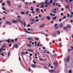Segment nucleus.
<instances>
[{
  "mask_svg": "<svg viewBox=\"0 0 73 73\" xmlns=\"http://www.w3.org/2000/svg\"><path fill=\"white\" fill-rule=\"evenodd\" d=\"M2 9H3V10H5L6 9V8H5V7H2Z\"/></svg>",
  "mask_w": 73,
  "mask_h": 73,
  "instance_id": "33",
  "label": "nucleus"
},
{
  "mask_svg": "<svg viewBox=\"0 0 73 73\" xmlns=\"http://www.w3.org/2000/svg\"><path fill=\"white\" fill-rule=\"evenodd\" d=\"M14 40L13 39H11V43H13V42H14Z\"/></svg>",
  "mask_w": 73,
  "mask_h": 73,
  "instance_id": "25",
  "label": "nucleus"
},
{
  "mask_svg": "<svg viewBox=\"0 0 73 73\" xmlns=\"http://www.w3.org/2000/svg\"><path fill=\"white\" fill-rule=\"evenodd\" d=\"M54 56L55 57H57V54H56V53H54Z\"/></svg>",
  "mask_w": 73,
  "mask_h": 73,
  "instance_id": "27",
  "label": "nucleus"
},
{
  "mask_svg": "<svg viewBox=\"0 0 73 73\" xmlns=\"http://www.w3.org/2000/svg\"><path fill=\"white\" fill-rule=\"evenodd\" d=\"M67 27L68 28H71V26L69 25H68L67 26Z\"/></svg>",
  "mask_w": 73,
  "mask_h": 73,
  "instance_id": "19",
  "label": "nucleus"
},
{
  "mask_svg": "<svg viewBox=\"0 0 73 73\" xmlns=\"http://www.w3.org/2000/svg\"><path fill=\"white\" fill-rule=\"evenodd\" d=\"M39 60H43V59L42 58H39Z\"/></svg>",
  "mask_w": 73,
  "mask_h": 73,
  "instance_id": "46",
  "label": "nucleus"
},
{
  "mask_svg": "<svg viewBox=\"0 0 73 73\" xmlns=\"http://www.w3.org/2000/svg\"><path fill=\"white\" fill-rule=\"evenodd\" d=\"M40 4V5H44V2H43V3H41Z\"/></svg>",
  "mask_w": 73,
  "mask_h": 73,
  "instance_id": "38",
  "label": "nucleus"
},
{
  "mask_svg": "<svg viewBox=\"0 0 73 73\" xmlns=\"http://www.w3.org/2000/svg\"><path fill=\"white\" fill-rule=\"evenodd\" d=\"M10 54V50H9L8 52V55L7 56V57H9Z\"/></svg>",
  "mask_w": 73,
  "mask_h": 73,
  "instance_id": "32",
  "label": "nucleus"
},
{
  "mask_svg": "<svg viewBox=\"0 0 73 73\" xmlns=\"http://www.w3.org/2000/svg\"><path fill=\"white\" fill-rule=\"evenodd\" d=\"M24 29V31H25V32H26V33H31V32H28V30H27V29Z\"/></svg>",
  "mask_w": 73,
  "mask_h": 73,
  "instance_id": "5",
  "label": "nucleus"
},
{
  "mask_svg": "<svg viewBox=\"0 0 73 73\" xmlns=\"http://www.w3.org/2000/svg\"><path fill=\"white\" fill-rule=\"evenodd\" d=\"M29 54L30 56H32V54L30 53Z\"/></svg>",
  "mask_w": 73,
  "mask_h": 73,
  "instance_id": "60",
  "label": "nucleus"
},
{
  "mask_svg": "<svg viewBox=\"0 0 73 73\" xmlns=\"http://www.w3.org/2000/svg\"><path fill=\"white\" fill-rule=\"evenodd\" d=\"M2 5H3V6H4V5H5V3H2Z\"/></svg>",
  "mask_w": 73,
  "mask_h": 73,
  "instance_id": "45",
  "label": "nucleus"
},
{
  "mask_svg": "<svg viewBox=\"0 0 73 73\" xmlns=\"http://www.w3.org/2000/svg\"><path fill=\"white\" fill-rule=\"evenodd\" d=\"M33 23H34V22H32L31 23V25L33 24Z\"/></svg>",
  "mask_w": 73,
  "mask_h": 73,
  "instance_id": "62",
  "label": "nucleus"
},
{
  "mask_svg": "<svg viewBox=\"0 0 73 73\" xmlns=\"http://www.w3.org/2000/svg\"><path fill=\"white\" fill-rule=\"evenodd\" d=\"M56 33H57L58 35H59L60 34V30H58L56 32Z\"/></svg>",
  "mask_w": 73,
  "mask_h": 73,
  "instance_id": "12",
  "label": "nucleus"
},
{
  "mask_svg": "<svg viewBox=\"0 0 73 73\" xmlns=\"http://www.w3.org/2000/svg\"><path fill=\"white\" fill-rule=\"evenodd\" d=\"M70 60V57H69V56H67V62H69V61Z\"/></svg>",
  "mask_w": 73,
  "mask_h": 73,
  "instance_id": "7",
  "label": "nucleus"
},
{
  "mask_svg": "<svg viewBox=\"0 0 73 73\" xmlns=\"http://www.w3.org/2000/svg\"><path fill=\"white\" fill-rule=\"evenodd\" d=\"M61 21H62V19H60L59 21V22H61Z\"/></svg>",
  "mask_w": 73,
  "mask_h": 73,
  "instance_id": "51",
  "label": "nucleus"
},
{
  "mask_svg": "<svg viewBox=\"0 0 73 73\" xmlns=\"http://www.w3.org/2000/svg\"><path fill=\"white\" fill-rule=\"evenodd\" d=\"M31 11H33V7L32 6L31 7Z\"/></svg>",
  "mask_w": 73,
  "mask_h": 73,
  "instance_id": "34",
  "label": "nucleus"
},
{
  "mask_svg": "<svg viewBox=\"0 0 73 73\" xmlns=\"http://www.w3.org/2000/svg\"><path fill=\"white\" fill-rule=\"evenodd\" d=\"M33 62L35 64H36V62L35 61V60H33Z\"/></svg>",
  "mask_w": 73,
  "mask_h": 73,
  "instance_id": "42",
  "label": "nucleus"
},
{
  "mask_svg": "<svg viewBox=\"0 0 73 73\" xmlns=\"http://www.w3.org/2000/svg\"><path fill=\"white\" fill-rule=\"evenodd\" d=\"M54 70L52 69L51 70H49L48 71L49 72H50V73H53V72H54Z\"/></svg>",
  "mask_w": 73,
  "mask_h": 73,
  "instance_id": "8",
  "label": "nucleus"
},
{
  "mask_svg": "<svg viewBox=\"0 0 73 73\" xmlns=\"http://www.w3.org/2000/svg\"><path fill=\"white\" fill-rule=\"evenodd\" d=\"M27 27H30V25H28L27 26Z\"/></svg>",
  "mask_w": 73,
  "mask_h": 73,
  "instance_id": "55",
  "label": "nucleus"
},
{
  "mask_svg": "<svg viewBox=\"0 0 73 73\" xmlns=\"http://www.w3.org/2000/svg\"><path fill=\"white\" fill-rule=\"evenodd\" d=\"M23 23H24V27H25L26 26V24H25V21H23Z\"/></svg>",
  "mask_w": 73,
  "mask_h": 73,
  "instance_id": "28",
  "label": "nucleus"
},
{
  "mask_svg": "<svg viewBox=\"0 0 73 73\" xmlns=\"http://www.w3.org/2000/svg\"><path fill=\"white\" fill-rule=\"evenodd\" d=\"M15 48H18V45L17 44H16L15 45Z\"/></svg>",
  "mask_w": 73,
  "mask_h": 73,
  "instance_id": "15",
  "label": "nucleus"
},
{
  "mask_svg": "<svg viewBox=\"0 0 73 73\" xmlns=\"http://www.w3.org/2000/svg\"><path fill=\"white\" fill-rule=\"evenodd\" d=\"M7 4H10L11 2L10 1H7Z\"/></svg>",
  "mask_w": 73,
  "mask_h": 73,
  "instance_id": "41",
  "label": "nucleus"
},
{
  "mask_svg": "<svg viewBox=\"0 0 73 73\" xmlns=\"http://www.w3.org/2000/svg\"><path fill=\"white\" fill-rule=\"evenodd\" d=\"M40 8H44V5H42L40 7Z\"/></svg>",
  "mask_w": 73,
  "mask_h": 73,
  "instance_id": "20",
  "label": "nucleus"
},
{
  "mask_svg": "<svg viewBox=\"0 0 73 73\" xmlns=\"http://www.w3.org/2000/svg\"><path fill=\"white\" fill-rule=\"evenodd\" d=\"M45 24H43L39 26V28H42V27H45Z\"/></svg>",
  "mask_w": 73,
  "mask_h": 73,
  "instance_id": "4",
  "label": "nucleus"
},
{
  "mask_svg": "<svg viewBox=\"0 0 73 73\" xmlns=\"http://www.w3.org/2000/svg\"><path fill=\"white\" fill-rule=\"evenodd\" d=\"M7 42L8 43H10L11 42V39H9L7 40Z\"/></svg>",
  "mask_w": 73,
  "mask_h": 73,
  "instance_id": "10",
  "label": "nucleus"
},
{
  "mask_svg": "<svg viewBox=\"0 0 73 73\" xmlns=\"http://www.w3.org/2000/svg\"><path fill=\"white\" fill-rule=\"evenodd\" d=\"M7 24H10V25H11V22L9 21H7L6 22Z\"/></svg>",
  "mask_w": 73,
  "mask_h": 73,
  "instance_id": "16",
  "label": "nucleus"
},
{
  "mask_svg": "<svg viewBox=\"0 0 73 73\" xmlns=\"http://www.w3.org/2000/svg\"><path fill=\"white\" fill-rule=\"evenodd\" d=\"M46 5H45V7H47V6H50L48 5H47V4H46Z\"/></svg>",
  "mask_w": 73,
  "mask_h": 73,
  "instance_id": "53",
  "label": "nucleus"
},
{
  "mask_svg": "<svg viewBox=\"0 0 73 73\" xmlns=\"http://www.w3.org/2000/svg\"><path fill=\"white\" fill-rule=\"evenodd\" d=\"M28 3H27V2H26L25 3V4H26V5H28Z\"/></svg>",
  "mask_w": 73,
  "mask_h": 73,
  "instance_id": "56",
  "label": "nucleus"
},
{
  "mask_svg": "<svg viewBox=\"0 0 73 73\" xmlns=\"http://www.w3.org/2000/svg\"><path fill=\"white\" fill-rule=\"evenodd\" d=\"M61 11H64V9L63 8H62L61 9Z\"/></svg>",
  "mask_w": 73,
  "mask_h": 73,
  "instance_id": "47",
  "label": "nucleus"
},
{
  "mask_svg": "<svg viewBox=\"0 0 73 73\" xmlns=\"http://www.w3.org/2000/svg\"><path fill=\"white\" fill-rule=\"evenodd\" d=\"M40 11L42 13H44V12L43 11V10H42V9H41Z\"/></svg>",
  "mask_w": 73,
  "mask_h": 73,
  "instance_id": "58",
  "label": "nucleus"
},
{
  "mask_svg": "<svg viewBox=\"0 0 73 73\" xmlns=\"http://www.w3.org/2000/svg\"><path fill=\"white\" fill-rule=\"evenodd\" d=\"M3 13H5V14H6V15H7V12H6L5 11H3Z\"/></svg>",
  "mask_w": 73,
  "mask_h": 73,
  "instance_id": "35",
  "label": "nucleus"
},
{
  "mask_svg": "<svg viewBox=\"0 0 73 73\" xmlns=\"http://www.w3.org/2000/svg\"><path fill=\"white\" fill-rule=\"evenodd\" d=\"M30 20L31 21H32L33 22V23H36V21H35V19L33 18H30Z\"/></svg>",
  "mask_w": 73,
  "mask_h": 73,
  "instance_id": "3",
  "label": "nucleus"
},
{
  "mask_svg": "<svg viewBox=\"0 0 73 73\" xmlns=\"http://www.w3.org/2000/svg\"><path fill=\"white\" fill-rule=\"evenodd\" d=\"M49 1V0H46L44 4H45L47 5L50 6L51 5V3L52 2H53V0H51L50 1V2H48Z\"/></svg>",
  "mask_w": 73,
  "mask_h": 73,
  "instance_id": "1",
  "label": "nucleus"
},
{
  "mask_svg": "<svg viewBox=\"0 0 73 73\" xmlns=\"http://www.w3.org/2000/svg\"><path fill=\"white\" fill-rule=\"evenodd\" d=\"M62 26H63V25L62 24H60L59 25V27H60V28H62Z\"/></svg>",
  "mask_w": 73,
  "mask_h": 73,
  "instance_id": "23",
  "label": "nucleus"
},
{
  "mask_svg": "<svg viewBox=\"0 0 73 73\" xmlns=\"http://www.w3.org/2000/svg\"><path fill=\"white\" fill-rule=\"evenodd\" d=\"M27 46H29V47H31V46H32V45H31V44H28L27 45Z\"/></svg>",
  "mask_w": 73,
  "mask_h": 73,
  "instance_id": "22",
  "label": "nucleus"
},
{
  "mask_svg": "<svg viewBox=\"0 0 73 73\" xmlns=\"http://www.w3.org/2000/svg\"><path fill=\"white\" fill-rule=\"evenodd\" d=\"M52 13H57V12L56 11H52Z\"/></svg>",
  "mask_w": 73,
  "mask_h": 73,
  "instance_id": "30",
  "label": "nucleus"
},
{
  "mask_svg": "<svg viewBox=\"0 0 73 73\" xmlns=\"http://www.w3.org/2000/svg\"><path fill=\"white\" fill-rule=\"evenodd\" d=\"M66 19V16L65 15L62 18V20H63V19Z\"/></svg>",
  "mask_w": 73,
  "mask_h": 73,
  "instance_id": "39",
  "label": "nucleus"
},
{
  "mask_svg": "<svg viewBox=\"0 0 73 73\" xmlns=\"http://www.w3.org/2000/svg\"><path fill=\"white\" fill-rule=\"evenodd\" d=\"M5 47V46L4 45H3L1 47V48H4Z\"/></svg>",
  "mask_w": 73,
  "mask_h": 73,
  "instance_id": "52",
  "label": "nucleus"
},
{
  "mask_svg": "<svg viewBox=\"0 0 73 73\" xmlns=\"http://www.w3.org/2000/svg\"><path fill=\"white\" fill-rule=\"evenodd\" d=\"M52 36L53 37H55V36H56V33H54V34H53Z\"/></svg>",
  "mask_w": 73,
  "mask_h": 73,
  "instance_id": "29",
  "label": "nucleus"
},
{
  "mask_svg": "<svg viewBox=\"0 0 73 73\" xmlns=\"http://www.w3.org/2000/svg\"><path fill=\"white\" fill-rule=\"evenodd\" d=\"M27 51H28L29 52H31L32 53H33V52H34V50H31L30 49H27Z\"/></svg>",
  "mask_w": 73,
  "mask_h": 73,
  "instance_id": "6",
  "label": "nucleus"
},
{
  "mask_svg": "<svg viewBox=\"0 0 73 73\" xmlns=\"http://www.w3.org/2000/svg\"><path fill=\"white\" fill-rule=\"evenodd\" d=\"M17 23V21L13 20L12 21V23L13 24H15V23Z\"/></svg>",
  "mask_w": 73,
  "mask_h": 73,
  "instance_id": "9",
  "label": "nucleus"
},
{
  "mask_svg": "<svg viewBox=\"0 0 73 73\" xmlns=\"http://www.w3.org/2000/svg\"><path fill=\"white\" fill-rule=\"evenodd\" d=\"M22 54L23 56L25 55V52H22Z\"/></svg>",
  "mask_w": 73,
  "mask_h": 73,
  "instance_id": "14",
  "label": "nucleus"
},
{
  "mask_svg": "<svg viewBox=\"0 0 73 73\" xmlns=\"http://www.w3.org/2000/svg\"><path fill=\"white\" fill-rule=\"evenodd\" d=\"M12 45V44H9V47H11V46Z\"/></svg>",
  "mask_w": 73,
  "mask_h": 73,
  "instance_id": "63",
  "label": "nucleus"
},
{
  "mask_svg": "<svg viewBox=\"0 0 73 73\" xmlns=\"http://www.w3.org/2000/svg\"><path fill=\"white\" fill-rule=\"evenodd\" d=\"M29 72H31V68L29 67Z\"/></svg>",
  "mask_w": 73,
  "mask_h": 73,
  "instance_id": "37",
  "label": "nucleus"
},
{
  "mask_svg": "<svg viewBox=\"0 0 73 73\" xmlns=\"http://www.w3.org/2000/svg\"><path fill=\"white\" fill-rule=\"evenodd\" d=\"M66 7V8H67V9H68L69 8V5L68 4Z\"/></svg>",
  "mask_w": 73,
  "mask_h": 73,
  "instance_id": "36",
  "label": "nucleus"
},
{
  "mask_svg": "<svg viewBox=\"0 0 73 73\" xmlns=\"http://www.w3.org/2000/svg\"><path fill=\"white\" fill-rule=\"evenodd\" d=\"M54 29H56V30H57V29H58V25L57 23L55 24L54 25Z\"/></svg>",
  "mask_w": 73,
  "mask_h": 73,
  "instance_id": "2",
  "label": "nucleus"
},
{
  "mask_svg": "<svg viewBox=\"0 0 73 73\" xmlns=\"http://www.w3.org/2000/svg\"><path fill=\"white\" fill-rule=\"evenodd\" d=\"M52 43H53V44H54V43H55V40H52Z\"/></svg>",
  "mask_w": 73,
  "mask_h": 73,
  "instance_id": "40",
  "label": "nucleus"
},
{
  "mask_svg": "<svg viewBox=\"0 0 73 73\" xmlns=\"http://www.w3.org/2000/svg\"><path fill=\"white\" fill-rule=\"evenodd\" d=\"M21 7V5H19V6L17 7V8H20V7Z\"/></svg>",
  "mask_w": 73,
  "mask_h": 73,
  "instance_id": "50",
  "label": "nucleus"
},
{
  "mask_svg": "<svg viewBox=\"0 0 73 73\" xmlns=\"http://www.w3.org/2000/svg\"><path fill=\"white\" fill-rule=\"evenodd\" d=\"M39 11V9L37 8L36 9V12L37 11Z\"/></svg>",
  "mask_w": 73,
  "mask_h": 73,
  "instance_id": "54",
  "label": "nucleus"
},
{
  "mask_svg": "<svg viewBox=\"0 0 73 73\" xmlns=\"http://www.w3.org/2000/svg\"><path fill=\"white\" fill-rule=\"evenodd\" d=\"M29 57L30 60H32V58H31V57L29 56Z\"/></svg>",
  "mask_w": 73,
  "mask_h": 73,
  "instance_id": "44",
  "label": "nucleus"
},
{
  "mask_svg": "<svg viewBox=\"0 0 73 73\" xmlns=\"http://www.w3.org/2000/svg\"><path fill=\"white\" fill-rule=\"evenodd\" d=\"M31 66L33 68H35L36 67V65H35V64H33L31 65Z\"/></svg>",
  "mask_w": 73,
  "mask_h": 73,
  "instance_id": "13",
  "label": "nucleus"
},
{
  "mask_svg": "<svg viewBox=\"0 0 73 73\" xmlns=\"http://www.w3.org/2000/svg\"><path fill=\"white\" fill-rule=\"evenodd\" d=\"M56 17H57L56 16H55L54 18H53L52 19V20H56Z\"/></svg>",
  "mask_w": 73,
  "mask_h": 73,
  "instance_id": "18",
  "label": "nucleus"
},
{
  "mask_svg": "<svg viewBox=\"0 0 73 73\" xmlns=\"http://www.w3.org/2000/svg\"><path fill=\"white\" fill-rule=\"evenodd\" d=\"M28 13H29V11H27V12L26 13V15H28Z\"/></svg>",
  "mask_w": 73,
  "mask_h": 73,
  "instance_id": "59",
  "label": "nucleus"
},
{
  "mask_svg": "<svg viewBox=\"0 0 73 73\" xmlns=\"http://www.w3.org/2000/svg\"><path fill=\"white\" fill-rule=\"evenodd\" d=\"M1 55L2 56H3V57H4V53H0V55Z\"/></svg>",
  "mask_w": 73,
  "mask_h": 73,
  "instance_id": "17",
  "label": "nucleus"
},
{
  "mask_svg": "<svg viewBox=\"0 0 73 73\" xmlns=\"http://www.w3.org/2000/svg\"><path fill=\"white\" fill-rule=\"evenodd\" d=\"M72 17H73V15H70V17L71 18H72Z\"/></svg>",
  "mask_w": 73,
  "mask_h": 73,
  "instance_id": "57",
  "label": "nucleus"
},
{
  "mask_svg": "<svg viewBox=\"0 0 73 73\" xmlns=\"http://www.w3.org/2000/svg\"><path fill=\"white\" fill-rule=\"evenodd\" d=\"M51 23L52 24H53V21H51Z\"/></svg>",
  "mask_w": 73,
  "mask_h": 73,
  "instance_id": "61",
  "label": "nucleus"
},
{
  "mask_svg": "<svg viewBox=\"0 0 73 73\" xmlns=\"http://www.w3.org/2000/svg\"><path fill=\"white\" fill-rule=\"evenodd\" d=\"M35 40L36 41H38V40H39V39L38 38H35Z\"/></svg>",
  "mask_w": 73,
  "mask_h": 73,
  "instance_id": "24",
  "label": "nucleus"
},
{
  "mask_svg": "<svg viewBox=\"0 0 73 73\" xmlns=\"http://www.w3.org/2000/svg\"><path fill=\"white\" fill-rule=\"evenodd\" d=\"M64 30H66V29H67V27H64Z\"/></svg>",
  "mask_w": 73,
  "mask_h": 73,
  "instance_id": "31",
  "label": "nucleus"
},
{
  "mask_svg": "<svg viewBox=\"0 0 73 73\" xmlns=\"http://www.w3.org/2000/svg\"><path fill=\"white\" fill-rule=\"evenodd\" d=\"M59 45L60 46H62V45H61V42L59 44Z\"/></svg>",
  "mask_w": 73,
  "mask_h": 73,
  "instance_id": "26",
  "label": "nucleus"
},
{
  "mask_svg": "<svg viewBox=\"0 0 73 73\" xmlns=\"http://www.w3.org/2000/svg\"><path fill=\"white\" fill-rule=\"evenodd\" d=\"M35 21H36V22H38V21H39V19H36Z\"/></svg>",
  "mask_w": 73,
  "mask_h": 73,
  "instance_id": "49",
  "label": "nucleus"
},
{
  "mask_svg": "<svg viewBox=\"0 0 73 73\" xmlns=\"http://www.w3.org/2000/svg\"><path fill=\"white\" fill-rule=\"evenodd\" d=\"M47 19H48V20H49L50 19V17H49V16H48L47 17Z\"/></svg>",
  "mask_w": 73,
  "mask_h": 73,
  "instance_id": "21",
  "label": "nucleus"
},
{
  "mask_svg": "<svg viewBox=\"0 0 73 73\" xmlns=\"http://www.w3.org/2000/svg\"><path fill=\"white\" fill-rule=\"evenodd\" d=\"M26 54H28V52L27 51H26L25 52V53Z\"/></svg>",
  "mask_w": 73,
  "mask_h": 73,
  "instance_id": "64",
  "label": "nucleus"
},
{
  "mask_svg": "<svg viewBox=\"0 0 73 73\" xmlns=\"http://www.w3.org/2000/svg\"><path fill=\"white\" fill-rule=\"evenodd\" d=\"M45 36H46V37H48V35L46 34H45Z\"/></svg>",
  "mask_w": 73,
  "mask_h": 73,
  "instance_id": "43",
  "label": "nucleus"
},
{
  "mask_svg": "<svg viewBox=\"0 0 73 73\" xmlns=\"http://www.w3.org/2000/svg\"><path fill=\"white\" fill-rule=\"evenodd\" d=\"M50 15L51 16H52V17H53V16H55L56 15L54 14H52V13H50Z\"/></svg>",
  "mask_w": 73,
  "mask_h": 73,
  "instance_id": "11",
  "label": "nucleus"
},
{
  "mask_svg": "<svg viewBox=\"0 0 73 73\" xmlns=\"http://www.w3.org/2000/svg\"><path fill=\"white\" fill-rule=\"evenodd\" d=\"M69 72L70 73H72V71L71 70H70L69 71Z\"/></svg>",
  "mask_w": 73,
  "mask_h": 73,
  "instance_id": "48",
  "label": "nucleus"
}]
</instances>
